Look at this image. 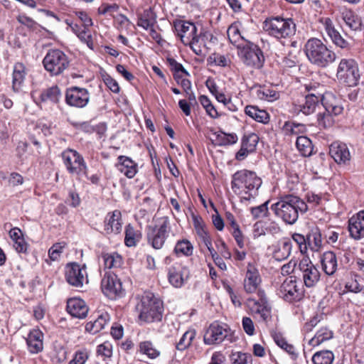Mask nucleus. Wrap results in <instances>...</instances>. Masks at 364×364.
Returning a JSON list of instances; mask_svg holds the SVG:
<instances>
[{
    "label": "nucleus",
    "mask_w": 364,
    "mask_h": 364,
    "mask_svg": "<svg viewBox=\"0 0 364 364\" xmlns=\"http://www.w3.org/2000/svg\"><path fill=\"white\" fill-rule=\"evenodd\" d=\"M262 183V179L255 172L242 169L232 176L231 188L240 196V201L245 203L255 198Z\"/></svg>",
    "instance_id": "f257e3e1"
},
{
    "label": "nucleus",
    "mask_w": 364,
    "mask_h": 364,
    "mask_svg": "<svg viewBox=\"0 0 364 364\" xmlns=\"http://www.w3.org/2000/svg\"><path fill=\"white\" fill-rule=\"evenodd\" d=\"M271 210L275 215L285 223L294 224L299 218V213H306L308 210L306 203L298 196L285 195L271 205Z\"/></svg>",
    "instance_id": "f03ea898"
},
{
    "label": "nucleus",
    "mask_w": 364,
    "mask_h": 364,
    "mask_svg": "<svg viewBox=\"0 0 364 364\" xmlns=\"http://www.w3.org/2000/svg\"><path fill=\"white\" fill-rule=\"evenodd\" d=\"M163 304L151 292L145 293L137 302L135 309L141 323L159 321L163 316Z\"/></svg>",
    "instance_id": "7ed1b4c3"
},
{
    "label": "nucleus",
    "mask_w": 364,
    "mask_h": 364,
    "mask_svg": "<svg viewBox=\"0 0 364 364\" xmlns=\"http://www.w3.org/2000/svg\"><path fill=\"white\" fill-rule=\"evenodd\" d=\"M304 52L308 60L319 68H326L336 59V53L316 38L306 41Z\"/></svg>",
    "instance_id": "20e7f679"
},
{
    "label": "nucleus",
    "mask_w": 364,
    "mask_h": 364,
    "mask_svg": "<svg viewBox=\"0 0 364 364\" xmlns=\"http://www.w3.org/2000/svg\"><path fill=\"white\" fill-rule=\"evenodd\" d=\"M264 31L277 38H290L296 33V26L291 18L275 16L267 18L263 23Z\"/></svg>",
    "instance_id": "39448f33"
},
{
    "label": "nucleus",
    "mask_w": 364,
    "mask_h": 364,
    "mask_svg": "<svg viewBox=\"0 0 364 364\" xmlns=\"http://www.w3.org/2000/svg\"><path fill=\"white\" fill-rule=\"evenodd\" d=\"M45 69L52 76L62 74L70 66L68 57L59 49H50L43 60Z\"/></svg>",
    "instance_id": "423d86ee"
},
{
    "label": "nucleus",
    "mask_w": 364,
    "mask_h": 364,
    "mask_svg": "<svg viewBox=\"0 0 364 364\" xmlns=\"http://www.w3.org/2000/svg\"><path fill=\"white\" fill-rule=\"evenodd\" d=\"M237 55L242 63L250 68L259 69L263 66L264 57L262 50L249 41L237 50Z\"/></svg>",
    "instance_id": "0eeeda50"
},
{
    "label": "nucleus",
    "mask_w": 364,
    "mask_h": 364,
    "mask_svg": "<svg viewBox=\"0 0 364 364\" xmlns=\"http://www.w3.org/2000/svg\"><path fill=\"white\" fill-rule=\"evenodd\" d=\"M336 76L349 87L357 85L360 79L357 63L353 59H342L338 64Z\"/></svg>",
    "instance_id": "6e6552de"
},
{
    "label": "nucleus",
    "mask_w": 364,
    "mask_h": 364,
    "mask_svg": "<svg viewBox=\"0 0 364 364\" xmlns=\"http://www.w3.org/2000/svg\"><path fill=\"white\" fill-rule=\"evenodd\" d=\"M63 164L67 171L78 177L87 176V166L81 154L77 151L68 149L62 153Z\"/></svg>",
    "instance_id": "1a4fd4ad"
},
{
    "label": "nucleus",
    "mask_w": 364,
    "mask_h": 364,
    "mask_svg": "<svg viewBox=\"0 0 364 364\" xmlns=\"http://www.w3.org/2000/svg\"><path fill=\"white\" fill-rule=\"evenodd\" d=\"M169 220L167 217L161 218L154 228L149 227L147 240L154 249L160 250L164 246L168 236Z\"/></svg>",
    "instance_id": "9d476101"
},
{
    "label": "nucleus",
    "mask_w": 364,
    "mask_h": 364,
    "mask_svg": "<svg viewBox=\"0 0 364 364\" xmlns=\"http://www.w3.org/2000/svg\"><path fill=\"white\" fill-rule=\"evenodd\" d=\"M230 336L231 329L227 324L214 321L205 330L203 342L208 346L218 345Z\"/></svg>",
    "instance_id": "9b49d317"
},
{
    "label": "nucleus",
    "mask_w": 364,
    "mask_h": 364,
    "mask_svg": "<svg viewBox=\"0 0 364 364\" xmlns=\"http://www.w3.org/2000/svg\"><path fill=\"white\" fill-rule=\"evenodd\" d=\"M326 97L327 96L314 90L312 92H309L305 96L302 102L294 104L293 111L297 114L299 113H303L305 115L311 114L319 106V102L326 100Z\"/></svg>",
    "instance_id": "f8f14e48"
},
{
    "label": "nucleus",
    "mask_w": 364,
    "mask_h": 364,
    "mask_svg": "<svg viewBox=\"0 0 364 364\" xmlns=\"http://www.w3.org/2000/svg\"><path fill=\"white\" fill-rule=\"evenodd\" d=\"M174 27L181 42L186 46H189L197 55H199L193 48L194 44L199 40L195 24L188 21H178L174 23Z\"/></svg>",
    "instance_id": "ddd939ff"
},
{
    "label": "nucleus",
    "mask_w": 364,
    "mask_h": 364,
    "mask_svg": "<svg viewBox=\"0 0 364 364\" xmlns=\"http://www.w3.org/2000/svg\"><path fill=\"white\" fill-rule=\"evenodd\" d=\"M65 277L67 282L76 288L82 287L87 282L85 264L80 265L76 262L69 263L65 267Z\"/></svg>",
    "instance_id": "4468645a"
},
{
    "label": "nucleus",
    "mask_w": 364,
    "mask_h": 364,
    "mask_svg": "<svg viewBox=\"0 0 364 364\" xmlns=\"http://www.w3.org/2000/svg\"><path fill=\"white\" fill-rule=\"evenodd\" d=\"M101 287L103 293L112 299L124 294L122 282L114 273L106 272L102 279Z\"/></svg>",
    "instance_id": "2eb2a0df"
},
{
    "label": "nucleus",
    "mask_w": 364,
    "mask_h": 364,
    "mask_svg": "<svg viewBox=\"0 0 364 364\" xmlns=\"http://www.w3.org/2000/svg\"><path fill=\"white\" fill-rule=\"evenodd\" d=\"M299 268L302 273L304 284L306 287H315L319 282L321 274L317 267L307 259H303L299 264Z\"/></svg>",
    "instance_id": "dca6fc26"
},
{
    "label": "nucleus",
    "mask_w": 364,
    "mask_h": 364,
    "mask_svg": "<svg viewBox=\"0 0 364 364\" xmlns=\"http://www.w3.org/2000/svg\"><path fill=\"white\" fill-rule=\"evenodd\" d=\"M89 101L90 93L85 88L72 87L66 91L65 102L71 107L82 108L88 104Z\"/></svg>",
    "instance_id": "f3484780"
},
{
    "label": "nucleus",
    "mask_w": 364,
    "mask_h": 364,
    "mask_svg": "<svg viewBox=\"0 0 364 364\" xmlns=\"http://www.w3.org/2000/svg\"><path fill=\"white\" fill-rule=\"evenodd\" d=\"M278 295L285 301L291 302L301 298L302 291L298 287L295 279L293 277H289L281 284Z\"/></svg>",
    "instance_id": "a211bd4d"
},
{
    "label": "nucleus",
    "mask_w": 364,
    "mask_h": 364,
    "mask_svg": "<svg viewBox=\"0 0 364 364\" xmlns=\"http://www.w3.org/2000/svg\"><path fill=\"white\" fill-rule=\"evenodd\" d=\"M329 154L340 165L348 164L351 158L347 145L338 141H335L330 145Z\"/></svg>",
    "instance_id": "6ab92c4d"
},
{
    "label": "nucleus",
    "mask_w": 364,
    "mask_h": 364,
    "mask_svg": "<svg viewBox=\"0 0 364 364\" xmlns=\"http://www.w3.org/2000/svg\"><path fill=\"white\" fill-rule=\"evenodd\" d=\"M104 230L106 234L117 235L122 230V213L119 210H115L107 214L105 221Z\"/></svg>",
    "instance_id": "aec40b11"
},
{
    "label": "nucleus",
    "mask_w": 364,
    "mask_h": 364,
    "mask_svg": "<svg viewBox=\"0 0 364 364\" xmlns=\"http://www.w3.org/2000/svg\"><path fill=\"white\" fill-rule=\"evenodd\" d=\"M262 282L258 269L249 263L244 279V289L247 293H254L257 291Z\"/></svg>",
    "instance_id": "412c9836"
},
{
    "label": "nucleus",
    "mask_w": 364,
    "mask_h": 364,
    "mask_svg": "<svg viewBox=\"0 0 364 364\" xmlns=\"http://www.w3.org/2000/svg\"><path fill=\"white\" fill-rule=\"evenodd\" d=\"M348 230L355 240L364 237V210L359 211L348 220Z\"/></svg>",
    "instance_id": "4be33fe9"
},
{
    "label": "nucleus",
    "mask_w": 364,
    "mask_h": 364,
    "mask_svg": "<svg viewBox=\"0 0 364 364\" xmlns=\"http://www.w3.org/2000/svg\"><path fill=\"white\" fill-rule=\"evenodd\" d=\"M67 311L73 317L84 318L87 316L89 309L82 299L75 297L68 300Z\"/></svg>",
    "instance_id": "5701e85b"
},
{
    "label": "nucleus",
    "mask_w": 364,
    "mask_h": 364,
    "mask_svg": "<svg viewBox=\"0 0 364 364\" xmlns=\"http://www.w3.org/2000/svg\"><path fill=\"white\" fill-rule=\"evenodd\" d=\"M186 273H188V269L186 267L180 264H176L168 268V282L176 288L181 287L185 282L184 274Z\"/></svg>",
    "instance_id": "b1692460"
},
{
    "label": "nucleus",
    "mask_w": 364,
    "mask_h": 364,
    "mask_svg": "<svg viewBox=\"0 0 364 364\" xmlns=\"http://www.w3.org/2000/svg\"><path fill=\"white\" fill-rule=\"evenodd\" d=\"M324 26L328 36L335 46L343 49L348 50L350 48V43L344 39L341 33L334 28L333 22L330 18L325 20Z\"/></svg>",
    "instance_id": "393cba45"
},
{
    "label": "nucleus",
    "mask_w": 364,
    "mask_h": 364,
    "mask_svg": "<svg viewBox=\"0 0 364 364\" xmlns=\"http://www.w3.org/2000/svg\"><path fill=\"white\" fill-rule=\"evenodd\" d=\"M43 334L39 329L31 330L26 338L28 349L31 353H38L43 348Z\"/></svg>",
    "instance_id": "a878e982"
},
{
    "label": "nucleus",
    "mask_w": 364,
    "mask_h": 364,
    "mask_svg": "<svg viewBox=\"0 0 364 364\" xmlns=\"http://www.w3.org/2000/svg\"><path fill=\"white\" fill-rule=\"evenodd\" d=\"M117 169L127 178H132L137 173V165L130 158L125 156L118 157Z\"/></svg>",
    "instance_id": "bb28decb"
},
{
    "label": "nucleus",
    "mask_w": 364,
    "mask_h": 364,
    "mask_svg": "<svg viewBox=\"0 0 364 364\" xmlns=\"http://www.w3.org/2000/svg\"><path fill=\"white\" fill-rule=\"evenodd\" d=\"M26 66L21 63H16L14 66L12 89L18 92L21 90L26 75Z\"/></svg>",
    "instance_id": "cd10ccee"
},
{
    "label": "nucleus",
    "mask_w": 364,
    "mask_h": 364,
    "mask_svg": "<svg viewBox=\"0 0 364 364\" xmlns=\"http://www.w3.org/2000/svg\"><path fill=\"white\" fill-rule=\"evenodd\" d=\"M321 266L323 272L328 276L334 274L338 268V261L333 252L328 251L323 254L321 257Z\"/></svg>",
    "instance_id": "c85d7f7f"
},
{
    "label": "nucleus",
    "mask_w": 364,
    "mask_h": 364,
    "mask_svg": "<svg viewBox=\"0 0 364 364\" xmlns=\"http://www.w3.org/2000/svg\"><path fill=\"white\" fill-rule=\"evenodd\" d=\"M227 33L230 42L235 46L237 50L249 42L241 35L239 23L235 22L232 23L228 27Z\"/></svg>",
    "instance_id": "c756f323"
},
{
    "label": "nucleus",
    "mask_w": 364,
    "mask_h": 364,
    "mask_svg": "<svg viewBox=\"0 0 364 364\" xmlns=\"http://www.w3.org/2000/svg\"><path fill=\"white\" fill-rule=\"evenodd\" d=\"M109 321V315L107 312L102 313L94 321L88 322L85 326V330L91 334H96L105 328Z\"/></svg>",
    "instance_id": "7c9ffc66"
},
{
    "label": "nucleus",
    "mask_w": 364,
    "mask_h": 364,
    "mask_svg": "<svg viewBox=\"0 0 364 364\" xmlns=\"http://www.w3.org/2000/svg\"><path fill=\"white\" fill-rule=\"evenodd\" d=\"M342 18L352 31H360L362 28V20L360 17L350 9L345 10L342 13Z\"/></svg>",
    "instance_id": "2f4dec72"
},
{
    "label": "nucleus",
    "mask_w": 364,
    "mask_h": 364,
    "mask_svg": "<svg viewBox=\"0 0 364 364\" xmlns=\"http://www.w3.org/2000/svg\"><path fill=\"white\" fill-rule=\"evenodd\" d=\"M9 236L14 242V247L18 252H26L28 244L25 241L22 231L18 228H12L9 231Z\"/></svg>",
    "instance_id": "473e14b6"
},
{
    "label": "nucleus",
    "mask_w": 364,
    "mask_h": 364,
    "mask_svg": "<svg viewBox=\"0 0 364 364\" xmlns=\"http://www.w3.org/2000/svg\"><path fill=\"white\" fill-rule=\"evenodd\" d=\"M61 97V92L58 86H52L43 90L40 95L41 102L58 104Z\"/></svg>",
    "instance_id": "72a5a7b5"
},
{
    "label": "nucleus",
    "mask_w": 364,
    "mask_h": 364,
    "mask_svg": "<svg viewBox=\"0 0 364 364\" xmlns=\"http://www.w3.org/2000/svg\"><path fill=\"white\" fill-rule=\"evenodd\" d=\"M245 114L258 122L267 124L269 122V116L264 109H259L257 107L247 105L245 108Z\"/></svg>",
    "instance_id": "f704fd0d"
},
{
    "label": "nucleus",
    "mask_w": 364,
    "mask_h": 364,
    "mask_svg": "<svg viewBox=\"0 0 364 364\" xmlns=\"http://www.w3.org/2000/svg\"><path fill=\"white\" fill-rule=\"evenodd\" d=\"M156 22V16L152 9H146L138 18L137 25L145 30L154 27Z\"/></svg>",
    "instance_id": "c9c22d12"
},
{
    "label": "nucleus",
    "mask_w": 364,
    "mask_h": 364,
    "mask_svg": "<svg viewBox=\"0 0 364 364\" xmlns=\"http://www.w3.org/2000/svg\"><path fill=\"white\" fill-rule=\"evenodd\" d=\"M363 279L358 274H351L345 284L347 291L358 294L364 291V285L362 284Z\"/></svg>",
    "instance_id": "e433bc0d"
},
{
    "label": "nucleus",
    "mask_w": 364,
    "mask_h": 364,
    "mask_svg": "<svg viewBox=\"0 0 364 364\" xmlns=\"http://www.w3.org/2000/svg\"><path fill=\"white\" fill-rule=\"evenodd\" d=\"M141 237L140 231L136 230L131 224L125 227L124 243L127 247H135L140 241Z\"/></svg>",
    "instance_id": "4c0bfd02"
},
{
    "label": "nucleus",
    "mask_w": 364,
    "mask_h": 364,
    "mask_svg": "<svg viewBox=\"0 0 364 364\" xmlns=\"http://www.w3.org/2000/svg\"><path fill=\"white\" fill-rule=\"evenodd\" d=\"M307 243L311 250L317 252L322 246V237L320 230L318 228H313L308 234Z\"/></svg>",
    "instance_id": "58836bf2"
},
{
    "label": "nucleus",
    "mask_w": 364,
    "mask_h": 364,
    "mask_svg": "<svg viewBox=\"0 0 364 364\" xmlns=\"http://www.w3.org/2000/svg\"><path fill=\"white\" fill-rule=\"evenodd\" d=\"M296 146L300 154L305 157L310 156L313 153L312 142L306 136H298L296 141Z\"/></svg>",
    "instance_id": "ea45409f"
},
{
    "label": "nucleus",
    "mask_w": 364,
    "mask_h": 364,
    "mask_svg": "<svg viewBox=\"0 0 364 364\" xmlns=\"http://www.w3.org/2000/svg\"><path fill=\"white\" fill-rule=\"evenodd\" d=\"M333 338V332L326 327L321 328L316 335L309 340V344L312 346H316L323 342L330 340Z\"/></svg>",
    "instance_id": "a19ab883"
},
{
    "label": "nucleus",
    "mask_w": 364,
    "mask_h": 364,
    "mask_svg": "<svg viewBox=\"0 0 364 364\" xmlns=\"http://www.w3.org/2000/svg\"><path fill=\"white\" fill-rule=\"evenodd\" d=\"M193 247L188 240H178L174 247L173 252L176 256H190L193 254Z\"/></svg>",
    "instance_id": "79ce46f5"
},
{
    "label": "nucleus",
    "mask_w": 364,
    "mask_h": 364,
    "mask_svg": "<svg viewBox=\"0 0 364 364\" xmlns=\"http://www.w3.org/2000/svg\"><path fill=\"white\" fill-rule=\"evenodd\" d=\"M311 360L313 364H332L334 355L331 350H321L315 353Z\"/></svg>",
    "instance_id": "37998d69"
},
{
    "label": "nucleus",
    "mask_w": 364,
    "mask_h": 364,
    "mask_svg": "<svg viewBox=\"0 0 364 364\" xmlns=\"http://www.w3.org/2000/svg\"><path fill=\"white\" fill-rule=\"evenodd\" d=\"M102 258L104 262L105 267L108 269L119 267L122 263V257L117 253H103Z\"/></svg>",
    "instance_id": "c03bdc74"
},
{
    "label": "nucleus",
    "mask_w": 364,
    "mask_h": 364,
    "mask_svg": "<svg viewBox=\"0 0 364 364\" xmlns=\"http://www.w3.org/2000/svg\"><path fill=\"white\" fill-rule=\"evenodd\" d=\"M196 335V332L194 329L186 331L180 338L179 341L176 343V347L177 350L182 351L188 348L193 340L195 338Z\"/></svg>",
    "instance_id": "a18cd8bd"
},
{
    "label": "nucleus",
    "mask_w": 364,
    "mask_h": 364,
    "mask_svg": "<svg viewBox=\"0 0 364 364\" xmlns=\"http://www.w3.org/2000/svg\"><path fill=\"white\" fill-rule=\"evenodd\" d=\"M140 353L147 355L151 359L159 356L160 351L154 346L151 341H143L139 343Z\"/></svg>",
    "instance_id": "49530a36"
},
{
    "label": "nucleus",
    "mask_w": 364,
    "mask_h": 364,
    "mask_svg": "<svg viewBox=\"0 0 364 364\" xmlns=\"http://www.w3.org/2000/svg\"><path fill=\"white\" fill-rule=\"evenodd\" d=\"M198 100L203 107L205 109V112L208 116L213 119H216L220 115L218 114L215 106L212 104L210 99L205 95H200Z\"/></svg>",
    "instance_id": "de8ad7c7"
},
{
    "label": "nucleus",
    "mask_w": 364,
    "mask_h": 364,
    "mask_svg": "<svg viewBox=\"0 0 364 364\" xmlns=\"http://www.w3.org/2000/svg\"><path fill=\"white\" fill-rule=\"evenodd\" d=\"M193 223L196 233L200 237H201L204 240L205 244L208 245V243L206 242V239L208 238V232L206 230V226L203 219L199 216L194 215L193 217Z\"/></svg>",
    "instance_id": "09e8293b"
},
{
    "label": "nucleus",
    "mask_w": 364,
    "mask_h": 364,
    "mask_svg": "<svg viewBox=\"0 0 364 364\" xmlns=\"http://www.w3.org/2000/svg\"><path fill=\"white\" fill-rule=\"evenodd\" d=\"M237 136L235 134H225L223 132L216 134V141L218 146H228L234 144L237 141Z\"/></svg>",
    "instance_id": "8fccbe9b"
},
{
    "label": "nucleus",
    "mask_w": 364,
    "mask_h": 364,
    "mask_svg": "<svg viewBox=\"0 0 364 364\" xmlns=\"http://www.w3.org/2000/svg\"><path fill=\"white\" fill-rule=\"evenodd\" d=\"M257 97L263 100L273 102L279 98V93L267 87H259L257 90Z\"/></svg>",
    "instance_id": "3c124183"
},
{
    "label": "nucleus",
    "mask_w": 364,
    "mask_h": 364,
    "mask_svg": "<svg viewBox=\"0 0 364 364\" xmlns=\"http://www.w3.org/2000/svg\"><path fill=\"white\" fill-rule=\"evenodd\" d=\"M284 131L287 135H298L306 132V127L302 124L287 122L284 125Z\"/></svg>",
    "instance_id": "603ef678"
},
{
    "label": "nucleus",
    "mask_w": 364,
    "mask_h": 364,
    "mask_svg": "<svg viewBox=\"0 0 364 364\" xmlns=\"http://www.w3.org/2000/svg\"><path fill=\"white\" fill-rule=\"evenodd\" d=\"M259 141V136L255 134L251 133L245 135L242 139V145L247 147L249 151L253 152Z\"/></svg>",
    "instance_id": "864d4df0"
},
{
    "label": "nucleus",
    "mask_w": 364,
    "mask_h": 364,
    "mask_svg": "<svg viewBox=\"0 0 364 364\" xmlns=\"http://www.w3.org/2000/svg\"><path fill=\"white\" fill-rule=\"evenodd\" d=\"M230 359L232 364H252V355L241 352L232 353Z\"/></svg>",
    "instance_id": "5fc2aeb1"
},
{
    "label": "nucleus",
    "mask_w": 364,
    "mask_h": 364,
    "mask_svg": "<svg viewBox=\"0 0 364 364\" xmlns=\"http://www.w3.org/2000/svg\"><path fill=\"white\" fill-rule=\"evenodd\" d=\"M269 201L267 200L260 205L251 208V213L254 218L259 219L267 217L269 214L268 204Z\"/></svg>",
    "instance_id": "6e6d98bb"
},
{
    "label": "nucleus",
    "mask_w": 364,
    "mask_h": 364,
    "mask_svg": "<svg viewBox=\"0 0 364 364\" xmlns=\"http://www.w3.org/2000/svg\"><path fill=\"white\" fill-rule=\"evenodd\" d=\"M271 309L268 306L267 300L265 297L261 298V304L255 314H259L262 321H267L270 317Z\"/></svg>",
    "instance_id": "4d7b16f0"
},
{
    "label": "nucleus",
    "mask_w": 364,
    "mask_h": 364,
    "mask_svg": "<svg viewBox=\"0 0 364 364\" xmlns=\"http://www.w3.org/2000/svg\"><path fill=\"white\" fill-rule=\"evenodd\" d=\"M317 121L318 125L324 128L331 127L334 122L333 115L326 110L318 114Z\"/></svg>",
    "instance_id": "13d9d810"
},
{
    "label": "nucleus",
    "mask_w": 364,
    "mask_h": 364,
    "mask_svg": "<svg viewBox=\"0 0 364 364\" xmlns=\"http://www.w3.org/2000/svg\"><path fill=\"white\" fill-rule=\"evenodd\" d=\"M299 53V50L294 49L289 50L287 56L283 59V64L285 67L293 68L295 67L299 63V58L297 54Z\"/></svg>",
    "instance_id": "bf43d9fd"
},
{
    "label": "nucleus",
    "mask_w": 364,
    "mask_h": 364,
    "mask_svg": "<svg viewBox=\"0 0 364 364\" xmlns=\"http://www.w3.org/2000/svg\"><path fill=\"white\" fill-rule=\"evenodd\" d=\"M116 28L119 31L127 30L131 24L129 18L123 14L113 16Z\"/></svg>",
    "instance_id": "052dcab7"
},
{
    "label": "nucleus",
    "mask_w": 364,
    "mask_h": 364,
    "mask_svg": "<svg viewBox=\"0 0 364 364\" xmlns=\"http://www.w3.org/2000/svg\"><path fill=\"white\" fill-rule=\"evenodd\" d=\"M89 358V352L85 350H79L75 353L73 358L69 364H85Z\"/></svg>",
    "instance_id": "680f3d73"
},
{
    "label": "nucleus",
    "mask_w": 364,
    "mask_h": 364,
    "mask_svg": "<svg viewBox=\"0 0 364 364\" xmlns=\"http://www.w3.org/2000/svg\"><path fill=\"white\" fill-rule=\"evenodd\" d=\"M277 344L284 349L287 353H288L290 355H291V358L293 359H296L298 356V354L296 351L295 347L287 343L286 340L284 338H280L276 340Z\"/></svg>",
    "instance_id": "e2e57ef3"
},
{
    "label": "nucleus",
    "mask_w": 364,
    "mask_h": 364,
    "mask_svg": "<svg viewBox=\"0 0 364 364\" xmlns=\"http://www.w3.org/2000/svg\"><path fill=\"white\" fill-rule=\"evenodd\" d=\"M65 245L62 243L54 244L48 250V255L51 260L55 261L59 259Z\"/></svg>",
    "instance_id": "0e129e2a"
},
{
    "label": "nucleus",
    "mask_w": 364,
    "mask_h": 364,
    "mask_svg": "<svg viewBox=\"0 0 364 364\" xmlns=\"http://www.w3.org/2000/svg\"><path fill=\"white\" fill-rule=\"evenodd\" d=\"M167 63L171 68V70L174 73H182L186 76H189V73L183 68V66L178 63L173 58H168Z\"/></svg>",
    "instance_id": "69168bd1"
},
{
    "label": "nucleus",
    "mask_w": 364,
    "mask_h": 364,
    "mask_svg": "<svg viewBox=\"0 0 364 364\" xmlns=\"http://www.w3.org/2000/svg\"><path fill=\"white\" fill-rule=\"evenodd\" d=\"M119 9L118 5L116 4H102L98 8V13L101 15L109 14L110 16H113L114 12H117Z\"/></svg>",
    "instance_id": "338daca9"
},
{
    "label": "nucleus",
    "mask_w": 364,
    "mask_h": 364,
    "mask_svg": "<svg viewBox=\"0 0 364 364\" xmlns=\"http://www.w3.org/2000/svg\"><path fill=\"white\" fill-rule=\"evenodd\" d=\"M322 105L324 107V109L331 114L333 116H337L340 114L343 111V107L341 105L329 103L326 102V100L322 102Z\"/></svg>",
    "instance_id": "774afa93"
}]
</instances>
